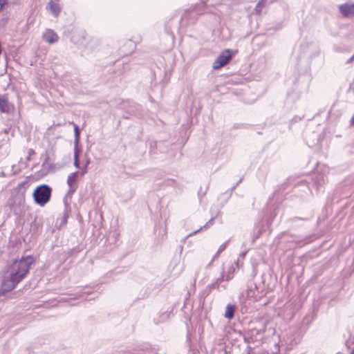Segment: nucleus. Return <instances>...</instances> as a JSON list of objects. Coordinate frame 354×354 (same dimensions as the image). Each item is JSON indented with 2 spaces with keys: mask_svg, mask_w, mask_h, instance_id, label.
Listing matches in <instances>:
<instances>
[{
  "mask_svg": "<svg viewBox=\"0 0 354 354\" xmlns=\"http://www.w3.org/2000/svg\"><path fill=\"white\" fill-rule=\"evenodd\" d=\"M35 259L32 256L28 255L16 259L8 266L6 274L17 281L19 283L26 277Z\"/></svg>",
  "mask_w": 354,
  "mask_h": 354,
  "instance_id": "f257e3e1",
  "label": "nucleus"
},
{
  "mask_svg": "<svg viewBox=\"0 0 354 354\" xmlns=\"http://www.w3.org/2000/svg\"><path fill=\"white\" fill-rule=\"evenodd\" d=\"M51 193L52 188L49 185L42 184L37 186L32 193L35 203L44 207L50 200Z\"/></svg>",
  "mask_w": 354,
  "mask_h": 354,
  "instance_id": "f03ea898",
  "label": "nucleus"
},
{
  "mask_svg": "<svg viewBox=\"0 0 354 354\" xmlns=\"http://www.w3.org/2000/svg\"><path fill=\"white\" fill-rule=\"evenodd\" d=\"M232 55L230 50L227 49L224 50L220 55L217 57L213 63L212 67L214 69H218L232 59Z\"/></svg>",
  "mask_w": 354,
  "mask_h": 354,
  "instance_id": "7ed1b4c3",
  "label": "nucleus"
},
{
  "mask_svg": "<svg viewBox=\"0 0 354 354\" xmlns=\"http://www.w3.org/2000/svg\"><path fill=\"white\" fill-rule=\"evenodd\" d=\"M18 283L17 281H15L13 279L6 274L0 286V296L15 289Z\"/></svg>",
  "mask_w": 354,
  "mask_h": 354,
  "instance_id": "20e7f679",
  "label": "nucleus"
},
{
  "mask_svg": "<svg viewBox=\"0 0 354 354\" xmlns=\"http://www.w3.org/2000/svg\"><path fill=\"white\" fill-rule=\"evenodd\" d=\"M80 172L76 171L70 174L67 178V185L68 186V194H73L77 189V181L80 176Z\"/></svg>",
  "mask_w": 354,
  "mask_h": 354,
  "instance_id": "39448f33",
  "label": "nucleus"
},
{
  "mask_svg": "<svg viewBox=\"0 0 354 354\" xmlns=\"http://www.w3.org/2000/svg\"><path fill=\"white\" fill-rule=\"evenodd\" d=\"M205 7V3L203 1H199L196 3L192 5L187 10H185V13L182 17V19L187 18V15L189 14L193 15L202 14V9H203Z\"/></svg>",
  "mask_w": 354,
  "mask_h": 354,
  "instance_id": "423d86ee",
  "label": "nucleus"
},
{
  "mask_svg": "<svg viewBox=\"0 0 354 354\" xmlns=\"http://www.w3.org/2000/svg\"><path fill=\"white\" fill-rule=\"evenodd\" d=\"M43 39L50 44H53L58 41L59 37L57 35V33L51 30V29H47L46 32L43 34Z\"/></svg>",
  "mask_w": 354,
  "mask_h": 354,
  "instance_id": "0eeeda50",
  "label": "nucleus"
},
{
  "mask_svg": "<svg viewBox=\"0 0 354 354\" xmlns=\"http://www.w3.org/2000/svg\"><path fill=\"white\" fill-rule=\"evenodd\" d=\"M12 110V105L8 102V95H0V111L2 113H8Z\"/></svg>",
  "mask_w": 354,
  "mask_h": 354,
  "instance_id": "6e6552de",
  "label": "nucleus"
},
{
  "mask_svg": "<svg viewBox=\"0 0 354 354\" xmlns=\"http://www.w3.org/2000/svg\"><path fill=\"white\" fill-rule=\"evenodd\" d=\"M339 8L344 17L354 16V3H344L340 5Z\"/></svg>",
  "mask_w": 354,
  "mask_h": 354,
  "instance_id": "1a4fd4ad",
  "label": "nucleus"
},
{
  "mask_svg": "<svg viewBox=\"0 0 354 354\" xmlns=\"http://www.w3.org/2000/svg\"><path fill=\"white\" fill-rule=\"evenodd\" d=\"M46 10L49 11L55 17H57L62 10L60 5L53 1L48 2L46 7Z\"/></svg>",
  "mask_w": 354,
  "mask_h": 354,
  "instance_id": "9d476101",
  "label": "nucleus"
},
{
  "mask_svg": "<svg viewBox=\"0 0 354 354\" xmlns=\"http://www.w3.org/2000/svg\"><path fill=\"white\" fill-rule=\"evenodd\" d=\"M17 200H18L19 207H15V205H14L12 207V210L15 215L19 216L25 212V208H24L25 197L21 196V197L17 198Z\"/></svg>",
  "mask_w": 354,
  "mask_h": 354,
  "instance_id": "9b49d317",
  "label": "nucleus"
},
{
  "mask_svg": "<svg viewBox=\"0 0 354 354\" xmlns=\"http://www.w3.org/2000/svg\"><path fill=\"white\" fill-rule=\"evenodd\" d=\"M307 53L310 58L317 57L320 53V48L318 45L315 44H310L308 46Z\"/></svg>",
  "mask_w": 354,
  "mask_h": 354,
  "instance_id": "f8f14e48",
  "label": "nucleus"
},
{
  "mask_svg": "<svg viewBox=\"0 0 354 354\" xmlns=\"http://www.w3.org/2000/svg\"><path fill=\"white\" fill-rule=\"evenodd\" d=\"M225 281V276H224V266H223V268H222V272H221V276L217 278L215 281H214L212 283H211L209 287L211 288V289H218L219 288V286H220V284L222 281Z\"/></svg>",
  "mask_w": 354,
  "mask_h": 354,
  "instance_id": "ddd939ff",
  "label": "nucleus"
},
{
  "mask_svg": "<svg viewBox=\"0 0 354 354\" xmlns=\"http://www.w3.org/2000/svg\"><path fill=\"white\" fill-rule=\"evenodd\" d=\"M234 306L232 304H228L225 308V317L228 319H232L234 316Z\"/></svg>",
  "mask_w": 354,
  "mask_h": 354,
  "instance_id": "4468645a",
  "label": "nucleus"
},
{
  "mask_svg": "<svg viewBox=\"0 0 354 354\" xmlns=\"http://www.w3.org/2000/svg\"><path fill=\"white\" fill-rule=\"evenodd\" d=\"M215 217H212L211 219H209L203 227H201L198 230L190 233L188 236H192L193 234H196V233H198V232L203 230H207L208 229L210 226H212L214 223V220H215Z\"/></svg>",
  "mask_w": 354,
  "mask_h": 354,
  "instance_id": "2eb2a0df",
  "label": "nucleus"
},
{
  "mask_svg": "<svg viewBox=\"0 0 354 354\" xmlns=\"http://www.w3.org/2000/svg\"><path fill=\"white\" fill-rule=\"evenodd\" d=\"M257 292V286H249L246 291V297L248 298H254V300H257V297L256 296Z\"/></svg>",
  "mask_w": 354,
  "mask_h": 354,
  "instance_id": "dca6fc26",
  "label": "nucleus"
},
{
  "mask_svg": "<svg viewBox=\"0 0 354 354\" xmlns=\"http://www.w3.org/2000/svg\"><path fill=\"white\" fill-rule=\"evenodd\" d=\"M235 269L236 268H234V266L233 265H232L228 268V270L226 273L224 272V276L225 278V281H230L234 277Z\"/></svg>",
  "mask_w": 354,
  "mask_h": 354,
  "instance_id": "f3484780",
  "label": "nucleus"
},
{
  "mask_svg": "<svg viewBox=\"0 0 354 354\" xmlns=\"http://www.w3.org/2000/svg\"><path fill=\"white\" fill-rule=\"evenodd\" d=\"M70 211H71V209H70L69 205L65 204V207H64V212H63V218H62V224H65L67 222V219L69 216Z\"/></svg>",
  "mask_w": 354,
  "mask_h": 354,
  "instance_id": "a211bd4d",
  "label": "nucleus"
},
{
  "mask_svg": "<svg viewBox=\"0 0 354 354\" xmlns=\"http://www.w3.org/2000/svg\"><path fill=\"white\" fill-rule=\"evenodd\" d=\"M74 166L77 168H80V161H79V153L76 148L74 151Z\"/></svg>",
  "mask_w": 354,
  "mask_h": 354,
  "instance_id": "6ab92c4d",
  "label": "nucleus"
},
{
  "mask_svg": "<svg viewBox=\"0 0 354 354\" xmlns=\"http://www.w3.org/2000/svg\"><path fill=\"white\" fill-rule=\"evenodd\" d=\"M267 0H261L257 5L255 10L257 12H260L262 8L266 5Z\"/></svg>",
  "mask_w": 354,
  "mask_h": 354,
  "instance_id": "aec40b11",
  "label": "nucleus"
},
{
  "mask_svg": "<svg viewBox=\"0 0 354 354\" xmlns=\"http://www.w3.org/2000/svg\"><path fill=\"white\" fill-rule=\"evenodd\" d=\"M75 140L76 142L80 140V129L78 125L74 124Z\"/></svg>",
  "mask_w": 354,
  "mask_h": 354,
  "instance_id": "412c9836",
  "label": "nucleus"
},
{
  "mask_svg": "<svg viewBox=\"0 0 354 354\" xmlns=\"http://www.w3.org/2000/svg\"><path fill=\"white\" fill-rule=\"evenodd\" d=\"M228 243L229 240L225 242L224 243L221 244L217 251V254H220L221 252H222L226 248Z\"/></svg>",
  "mask_w": 354,
  "mask_h": 354,
  "instance_id": "4be33fe9",
  "label": "nucleus"
},
{
  "mask_svg": "<svg viewBox=\"0 0 354 354\" xmlns=\"http://www.w3.org/2000/svg\"><path fill=\"white\" fill-rule=\"evenodd\" d=\"M90 164V160H87L84 168L82 169V171H81V175L82 176H84V174H86L88 171V165Z\"/></svg>",
  "mask_w": 354,
  "mask_h": 354,
  "instance_id": "5701e85b",
  "label": "nucleus"
},
{
  "mask_svg": "<svg viewBox=\"0 0 354 354\" xmlns=\"http://www.w3.org/2000/svg\"><path fill=\"white\" fill-rule=\"evenodd\" d=\"M247 253V251L242 252L239 254V256L238 258H239V260H242L245 258V254Z\"/></svg>",
  "mask_w": 354,
  "mask_h": 354,
  "instance_id": "b1692460",
  "label": "nucleus"
},
{
  "mask_svg": "<svg viewBox=\"0 0 354 354\" xmlns=\"http://www.w3.org/2000/svg\"><path fill=\"white\" fill-rule=\"evenodd\" d=\"M316 183H317L319 185H321L322 183H324V178L322 177L321 178L318 177L317 179L316 180Z\"/></svg>",
  "mask_w": 354,
  "mask_h": 354,
  "instance_id": "393cba45",
  "label": "nucleus"
},
{
  "mask_svg": "<svg viewBox=\"0 0 354 354\" xmlns=\"http://www.w3.org/2000/svg\"><path fill=\"white\" fill-rule=\"evenodd\" d=\"M242 179L241 178L232 188H231V192H232L236 187L238 186V185L241 182Z\"/></svg>",
  "mask_w": 354,
  "mask_h": 354,
  "instance_id": "a878e982",
  "label": "nucleus"
},
{
  "mask_svg": "<svg viewBox=\"0 0 354 354\" xmlns=\"http://www.w3.org/2000/svg\"><path fill=\"white\" fill-rule=\"evenodd\" d=\"M240 261L241 260H239V258H238L237 260L234 262L237 268L240 267Z\"/></svg>",
  "mask_w": 354,
  "mask_h": 354,
  "instance_id": "bb28decb",
  "label": "nucleus"
},
{
  "mask_svg": "<svg viewBox=\"0 0 354 354\" xmlns=\"http://www.w3.org/2000/svg\"><path fill=\"white\" fill-rule=\"evenodd\" d=\"M350 123H351V125H352V126L354 125V115L351 119Z\"/></svg>",
  "mask_w": 354,
  "mask_h": 354,
  "instance_id": "cd10ccee",
  "label": "nucleus"
},
{
  "mask_svg": "<svg viewBox=\"0 0 354 354\" xmlns=\"http://www.w3.org/2000/svg\"><path fill=\"white\" fill-rule=\"evenodd\" d=\"M354 59V55L348 60V63L351 62Z\"/></svg>",
  "mask_w": 354,
  "mask_h": 354,
  "instance_id": "c85d7f7f",
  "label": "nucleus"
},
{
  "mask_svg": "<svg viewBox=\"0 0 354 354\" xmlns=\"http://www.w3.org/2000/svg\"><path fill=\"white\" fill-rule=\"evenodd\" d=\"M173 182H174L173 180H168L167 184L170 185H171V183H173Z\"/></svg>",
  "mask_w": 354,
  "mask_h": 354,
  "instance_id": "c756f323",
  "label": "nucleus"
},
{
  "mask_svg": "<svg viewBox=\"0 0 354 354\" xmlns=\"http://www.w3.org/2000/svg\"><path fill=\"white\" fill-rule=\"evenodd\" d=\"M218 255H219V254H217V252H216V253L215 254V255L214 256L213 259H214L215 258H216Z\"/></svg>",
  "mask_w": 354,
  "mask_h": 354,
  "instance_id": "7c9ffc66",
  "label": "nucleus"
},
{
  "mask_svg": "<svg viewBox=\"0 0 354 354\" xmlns=\"http://www.w3.org/2000/svg\"><path fill=\"white\" fill-rule=\"evenodd\" d=\"M351 354H354V348L351 350Z\"/></svg>",
  "mask_w": 354,
  "mask_h": 354,
  "instance_id": "2f4dec72",
  "label": "nucleus"
},
{
  "mask_svg": "<svg viewBox=\"0 0 354 354\" xmlns=\"http://www.w3.org/2000/svg\"><path fill=\"white\" fill-rule=\"evenodd\" d=\"M348 344H349V342H346V346H347L348 348H350V347H349V346H348Z\"/></svg>",
  "mask_w": 354,
  "mask_h": 354,
  "instance_id": "473e14b6",
  "label": "nucleus"
},
{
  "mask_svg": "<svg viewBox=\"0 0 354 354\" xmlns=\"http://www.w3.org/2000/svg\"><path fill=\"white\" fill-rule=\"evenodd\" d=\"M247 354H250V352H248Z\"/></svg>",
  "mask_w": 354,
  "mask_h": 354,
  "instance_id": "72a5a7b5",
  "label": "nucleus"
},
{
  "mask_svg": "<svg viewBox=\"0 0 354 354\" xmlns=\"http://www.w3.org/2000/svg\"><path fill=\"white\" fill-rule=\"evenodd\" d=\"M225 354H227V353L225 352Z\"/></svg>",
  "mask_w": 354,
  "mask_h": 354,
  "instance_id": "f704fd0d",
  "label": "nucleus"
}]
</instances>
